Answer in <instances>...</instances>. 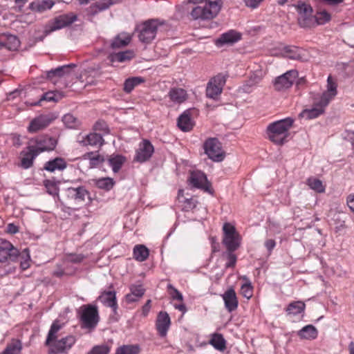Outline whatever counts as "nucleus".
Masks as SVG:
<instances>
[{
    "mask_svg": "<svg viewBox=\"0 0 354 354\" xmlns=\"http://www.w3.org/2000/svg\"><path fill=\"white\" fill-rule=\"evenodd\" d=\"M77 19V15L73 12L61 15L55 17L53 24L50 26V29H46L44 31V36L39 37V39L42 41L44 37L51 32L70 26L75 22Z\"/></svg>",
    "mask_w": 354,
    "mask_h": 354,
    "instance_id": "nucleus-11",
    "label": "nucleus"
},
{
    "mask_svg": "<svg viewBox=\"0 0 354 354\" xmlns=\"http://www.w3.org/2000/svg\"><path fill=\"white\" fill-rule=\"evenodd\" d=\"M327 91L324 93H328L331 97H334L337 94V84L333 80L331 76L327 79Z\"/></svg>",
    "mask_w": 354,
    "mask_h": 354,
    "instance_id": "nucleus-57",
    "label": "nucleus"
},
{
    "mask_svg": "<svg viewBox=\"0 0 354 354\" xmlns=\"http://www.w3.org/2000/svg\"><path fill=\"white\" fill-rule=\"evenodd\" d=\"M313 17L315 19V25H323L328 22L331 19L330 15L326 10L317 12Z\"/></svg>",
    "mask_w": 354,
    "mask_h": 354,
    "instance_id": "nucleus-52",
    "label": "nucleus"
},
{
    "mask_svg": "<svg viewBox=\"0 0 354 354\" xmlns=\"http://www.w3.org/2000/svg\"><path fill=\"white\" fill-rule=\"evenodd\" d=\"M194 3H201L191 11L193 19L210 20L216 17L223 5L221 0H191Z\"/></svg>",
    "mask_w": 354,
    "mask_h": 354,
    "instance_id": "nucleus-3",
    "label": "nucleus"
},
{
    "mask_svg": "<svg viewBox=\"0 0 354 354\" xmlns=\"http://www.w3.org/2000/svg\"><path fill=\"white\" fill-rule=\"evenodd\" d=\"M50 122L51 119L46 115H41L31 121L28 128V131L30 133L36 132L47 127Z\"/></svg>",
    "mask_w": 354,
    "mask_h": 354,
    "instance_id": "nucleus-29",
    "label": "nucleus"
},
{
    "mask_svg": "<svg viewBox=\"0 0 354 354\" xmlns=\"http://www.w3.org/2000/svg\"><path fill=\"white\" fill-rule=\"evenodd\" d=\"M296 8L299 13L298 24L301 28H311L315 26V19L313 15V8L310 5L302 1H298L296 5H292Z\"/></svg>",
    "mask_w": 354,
    "mask_h": 354,
    "instance_id": "nucleus-7",
    "label": "nucleus"
},
{
    "mask_svg": "<svg viewBox=\"0 0 354 354\" xmlns=\"http://www.w3.org/2000/svg\"><path fill=\"white\" fill-rule=\"evenodd\" d=\"M80 315L81 326L84 328H95L100 320L97 307L92 304L83 305L80 308Z\"/></svg>",
    "mask_w": 354,
    "mask_h": 354,
    "instance_id": "nucleus-6",
    "label": "nucleus"
},
{
    "mask_svg": "<svg viewBox=\"0 0 354 354\" xmlns=\"http://www.w3.org/2000/svg\"><path fill=\"white\" fill-rule=\"evenodd\" d=\"M235 251L226 250L224 255L226 257L227 262L225 265V268H234L236 264L237 256L234 254Z\"/></svg>",
    "mask_w": 354,
    "mask_h": 354,
    "instance_id": "nucleus-54",
    "label": "nucleus"
},
{
    "mask_svg": "<svg viewBox=\"0 0 354 354\" xmlns=\"http://www.w3.org/2000/svg\"><path fill=\"white\" fill-rule=\"evenodd\" d=\"M144 82V78L141 77H132L127 78L124 82L123 89L125 93H130L136 86L143 83Z\"/></svg>",
    "mask_w": 354,
    "mask_h": 354,
    "instance_id": "nucleus-44",
    "label": "nucleus"
},
{
    "mask_svg": "<svg viewBox=\"0 0 354 354\" xmlns=\"http://www.w3.org/2000/svg\"><path fill=\"white\" fill-rule=\"evenodd\" d=\"M131 40V36L127 33L122 32L118 34L112 40L110 47L112 49H117L127 46Z\"/></svg>",
    "mask_w": 354,
    "mask_h": 354,
    "instance_id": "nucleus-32",
    "label": "nucleus"
},
{
    "mask_svg": "<svg viewBox=\"0 0 354 354\" xmlns=\"http://www.w3.org/2000/svg\"><path fill=\"white\" fill-rule=\"evenodd\" d=\"M27 149V151H22L20 153L19 166L25 169H29L33 165L34 160L40 153L39 150H37L34 146H30Z\"/></svg>",
    "mask_w": 354,
    "mask_h": 354,
    "instance_id": "nucleus-18",
    "label": "nucleus"
},
{
    "mask_svg": "<svg viewBox=\"0 0 354 354\" xmlns=\"http://www.w3.org/2000/svg\"><path fill=\"white\" fill-rule=\"evenodd\" d=\"M140 348L138 345H123L117 348L115 354H139Z\"/></svg>",
    "mask_w": 354,
    "mask_h": 354,
    "instance_id": "nucleus-51",
    "label": "nucleus"
},
{
    "mask_svg": "<svg viewBox=\"0 0 354 354\" xmlns=\"http://www.w3.org/2000/svg\"><path fill=\"white\" fill-rule=\"evenodd\" d=\"M209 344L220 352H224L227 348V342L221 333L211 334Z\"/></svg>",
    "mask_w": 354,
    "mask_h": 354,
    "instance_id": "nucleus-28",
    "label": "nucleus"
},
{
    "mask_svg": "<svg viewBox=\"0 0 354 354\" xmlns=\"http://www.w3.org/2000/svg\"><path fill=\"white\" fill-rule=\"evenodd\" d=\"M63 326L64 324L59 320H55L52 324L45 342V345L48 347V354L66 353L76 342V338L73 335L58 339V333Z\"/></svg>",
    "mask_w": 354,
    "mask_h": 354,
    "instance_id": "nucleus-1",
    "label": "nucleus"
},
{
    "mask_svg": "<svg viewBox=\"0 0 354 354\" xmlns=\"http://www.w3.org/2000/svg\"><path fill=\"white\" fill-rule=\"evenodd\" d=\"M55 4L53 0H42L32 1L29 4V9L37 12H43L50 9Z\"/></svg>",
    "mask_w": 354,
    "mask_h": 354,
    "instance_id": "nucleus-35",
    "label": "nucleus"
},
{
    "mask_svg": "<svg viewBox=\"0 0 354 354\" xmlns=\"http://www.w3.org/2000/svg\"><path fill=\"white\" fill-rule=\"evenodd\" d=\"M20 45L17 36L13 35H3L0 38V50L4 47L9 50H16Z\"/></svg>",
    "mask_w": 354,
    "mask_h": 354,
    "instance_id": "nucleus-25",
    "label": "nucleus"
},
{
    "mask_svg": "<svg viewBox=\"0 0 354 354\" xmlns=\"http://www.w3.org/2000/svg\"><path fill=\"white\" fill-rule=\"evenodd\" d=\"M297 335L302 339L313 340L317 337L318 330L314 326L308 324L299 330Z\"/></svg>",
    "mask_w": 354,
    "mask_h": 354,
    "instance_id": "nucleus-31",
    "label": "nucleus"
},
{
    "mask_svg": "<svg viewBox=\"0 0 354 354\" xmlns=\"http://www.w3.org/2000/svg\"><path fill=\"white\" fill-rule=\"evenodd\" d=\"M63 97L62 93L55 91H48L43 93L38 100L28 102L26 101L25 104L28 107L32 106H43L44 102H57Z\"/></svg>",
    "mask_w": 354,
    "mask_h": 354,
    "instance_id": "nucleus-16",
    "label": "nucleus"
},
{
    "mask_svg": "<svg viewBox=\"0 0 354 354\" xmlns=\"http://www.w3.org/2000/svg\"><path fill=\"white\" fill-rule=\"evenodd\" d=\"M242 278L245 281V283L241 286L240 294L247 299H250L253 296V286L245 276Z\"/></svg>",
    "mask_w": 354,
    "mask_h": 354,
    "instance_id": "nucleus-47",
    "label": "nucleus"
},
{
    "mask_svg": "<svg viewBox=\"0 0 354 354\" xmlns=\"http://www.w3.org/2000/svg\"><path fill=\"white\" fill-rule=\"evenodd\" d=\"M241 39V34L234 30L223 33L216 40V45L221 47L225 44H233Z\"/></svg>",
    "mask_w": 354,
    "mask_h": 354,
    "instance_id": "nucleus-22",
    "label": "nucleus"
},
{
    "mask_svg": "<svg viewBox=\"0 0 354 354\" xmlns=\"http://www.w3.org/2000/svg\"><path fill=\"white\" fill-rule=\"evenodd\" d=\"M263 0H245V6L248 8H257Z\"/></svg>",
    "mask_w": 354,
    "mask_h": 354,
    "instance_id": "nucleus-62",
    "label": "nucleus"
},
{
    "mask_svg": "<svg viewBox=\"0 0 354 354\" xmlns=\"http://www.w3.org/2000/svg\"><path fill=\"white\" fill-rule=\"evenodd\" d=\"M149 255V249L144 245H136L133 248V257L140 262H142L147 259Z\"/></svg>",
    "mask_w": 354,
    "mask_h": 354,
    "instance_id": "nucleus-41",
    "label": "nucleus"
},
{
    "mask_svg": "<svg viewBox=\"0 0 354 354\" xmlns=\"http://www.w3.org/2000/svg\"><path fill=\"white\" fill-rule=\"evenodd\" d=\"M306 308V304L302 301H296L290 302L286 308L288 315H297L304 313Z\"/></svg>",
    "mask_w": 354,
    "mask_h": 354,
    "instance_id": "nucleus-40",
    "label": "nucleus"
},
{
    "mask_svg": "<svg viewBox=\"0 0 354 354\" xmlns=\"http://www.w3.org/2000/svg\"><path fill=\"white\" fill-rule=\"evenodd\" d=\"M198 201L194 198L185 199L182 209L185 212H189L194 209L198 205Z\"/></svg>",
    "mask_w": 354,
    "mask_h": 354,
    "instance_id": "nucleus-58",
    "label": "nucleus"
},
{
    "mask_svg": "<svg viewBox=\"0 0 354 354\" xmlns=\"http://www.w3.org/2000/svg\"><path fill=\"white\" fill-rule=\"evenodd\" d=\"M170 100L176 103L181 104L187 98V91L181 88H172L169 92Z\"/></svg>",
    "mask_w": 354,
    "mask_h": 354,
    "instance_id": "nucleus-38",
    "label": "nucleus"
},
{
    "mask_svg": "<svg viewBox=\"0 0 354 354\" xmlns=\"http://www.w3.org/2000/svg\"><path fill=\"white\" fill-rule=\"evenodd\" d=\"M205 153L208 158L215 162H221L225 158V153L223 150L221 143L216 138L207 139L203 144Z\"/></svg>",
    "mask_w": 354,
    "mask_h": 354,
    "instance_id": "nucleus-8",
    "label": "nucleus"
},
{
    "mask_svg": "<svg viewBox=\"0 0 354 354\" xmlns=\"http://www.w3.org/2000/svg\"><path fill=\"white\" fill-rule=\"evenodd\" d=\"M45 187L47 189L48 193L50 195L55 196L58 194V188L55 183L46 180L44 183Z\"/></svg>",
    "mask_w": 354,
    "mask_h": 354,
    "instance_id": "nucleus-60",
    "label": "nucleus"
},
{
    "mask_svg": "<svg viewBox=\"0 0 354 354\" xmlns=\"http://www.w3.org/2000/svg\"><path fill=\"white\" fill-rule=\"evenodd\" d=\"M332 99L328 93H317L313 97V108L305 109L303 111H324Z\"/></svg>",
    "mask_w": 354,
    "mask_h": 354,
    "instance_id": "nucleus-23",
    "label": "nucleus"
},
{
    "mask_svg": "<svg viewBox=\"0 0 354 354\" xmlns=\"http://www.w3.org/2000/svg\"><path fill=\"white\" fill-rule=\"evenodd\" d=\"M227 75L218 73L212 77L206 87V96L211 99H216L223 91V88L226 83Z\"/></svg>",
    "mask_w": 354,
    "mask_h": 354,
    "instance_id": "nucleus-10",
    "label": "nucleus"
},
{
    "mask_svg": "<svg viewBox=\"0 0 354 354\" xmlns=\"http://www.w3.org/2000/svg\"><path fill=\"white\" fill-rule=\"evenodd\" d=\"M77 66L75 64H70L59 66L46 72V77L48 80L53 82L56 77H63L68 76L71 70Z\"/></svg>",
    "mask_w": 354,
    "mask_h": 354,
    "instance_id": "nucleus-20",
    "label": "nucleus"
},
{
    "mask_svg": "<svg viewBox=\"0 0 354 354\" xmlns=\"http://www.w3.org/2000/svg\"><path fill=\"white\" fill-rule=\"evenodd\" d=\"M307 185L310 187V189L318 193H323L325 192V186L320 180L316 178H309L307 180Z\"/></svg>",
    "mask_w": 354,
    "mask_h": 354,
    "instance_id": "nucleus-49",
    "label": "nucleus"
},
{
    "mask_svg": "<svg viewBox=\"0 0 354 354\" xmlns=\"http://www.w3.org/2000/svg\"><path fill=\"white\" fill-rule=\"evenodd\" d=\"M135 57V53L131 50H127L115 53H111L107 57L109 64L112 66H116L115 62H126L131 60Z\"/></svg>",
    "mask_w": 354,
    "mask_h": 354,
    "instance_id": "nucleus-21",
    "label": "nucleus"
},
{
    "mask_svg": "<svg viewBox=\"0 0 354 354\" xmlns=\"http://www.w3.org/2000/svg\"><path fill=\"white\" fill-rule=\"evenodd\" d=\"M131 292L126 295V299L128 302H134L143 296L145 289L142 284L132 285L130 287Z\"/></svg>",
    "mask_w": 354,
    "mask_h": 354,
    "instance_id": "nucleus-39",
    "label": "nucleus"
},
{
    "mask_svg": "<svg viewBox=\"0 0 354 354\" xmlns=\"http://www.w3.org/2000/svg\"><path fill=\"white\" fill-rule=\"evenodd\" d=\"M295 120L288 117L270 123L266 129V138L275 145L283 146L290 140Z\"/></svg>",
    "mask_w": 354,
    "mask_h": 354,
    "instance_id": "nucleus-2",
    "label": "nucleus"
},
{
    "mask_svg": "<svg viewBox=\"0 0 354 354\" xmlns=\"http://www.w3.org/2000/svg\"><path fill=\"white\" fill-rule=\"evenodd\" d=\"M283 52L286 57L294 60L304 61V50L295 46H286L283 48Z\"/></svg>",
    "mask_w": 354,
    "mask_h": 354,
    "instance_id": "nucleus-36",
    "label": "nucleus"
},
{
    "mask_svg": "<svg viewBox=\"0 0 354 354\" xmlns=\"http://www.w3.org/2000/svg\"><path fill=\"white\" fill-rule=\"evenodd\" d=\"M163 25L157 19H148L137 25L136 31L138 32V37L142 43L149 44L156 37L158 26Z\"/></svg>",
    "mask_w": 354,
    "mask_h": 354,
    "instance_id": "nucleus-5",
    "label": "nucleus"
},
{
    "mask_svg": "<svg viewBox=\"0 0 354 354\" xmlns=\"http://www.w3.org/2000/svg\"><path fill=\"white\" fill-rule=\"evenodd\" d=\"M18 259L20 261V267L23 270H26L30 266L31 259L29 250L28 248H26L21 252H19Z\"/></svg>",
    "mask_w": 354,
    "mask_h": 354,
    "instance_id": "nucleus-48",
    "label": "nucleus"
},
{
    "mask_svg": "<svg viewBox=\"0 0 354 354\" xmlns=\"http://www.w3.org/2000/svg\"><path fill=\"white\" fill-rule=\"evenodd\" d=\"M19 251L10 241L2 240L0 243V262H15L18 259Z\"/></svg>",
    "mask_w": 354,
    "mask_h": 354,
    "instance_id": "nucleus-12",
    "label": "nucleus"
},
{
    "mask_svg": "<svg viewBox=\"0 0 354 354\" xmlns=\"http://www.w3.org/2000/svg\"><path fill=\"white\" fill-rule=\"evenodd\" d=\"M346 203L350 209L354 213V194L348 196Z\"/></svg>",
    "mask_w": 354,
    "mask_h": 354,
    "instance_id": "nucleus-64",
    "label": "nucleus"
},
{
    "mask_svg": "<svg viewBox=\"0 0 354 354\" xmlns=\"http://www.w3.org/2000/svg\"><path fill=\"white\" fill-rule=\"evenodd\" d=\"M115 184V182L111 178H99L96 180V186L99 189H104L106 191H109L111 189Z\"/></svg>",
    "mask_w": 354,
    "mask_h": 354,
    "instance_id": "nucleus-50",
    "label": "nucleus"
},
{
    "mask_svg": "<svg viewBox=\"0 0 354 354\" xmlns=\"http://www.w3.org/2000/svg\"><path fill=\"white\" fill-rule=\"evenodd\" d=\"M154 148L152 144L149 140H144L139 144L134 160L139 162H144L151 157Z\"/></svg>",
    "mask_w": 354,
    "mask_h": 354,
    "instance_id": "nucleus-15",
    "label": "nucleus"
},
{
    "mask_svg": "<svg viewBox=\"0 0 354 354\" xmlns=\"http://www.w3.org/2000/svg\"><path fill=\"white\" fill-rule=\"evenodd\" d=\"M67 166L66 162L62 158H55L46 162L44 169L48 171L53 172L55 170H64Z\"/></svg>",
    "mask_w": 354,
    "mask_h": 354,
    "instance_id": "nucleus-34",
    "label": "nucleus"
},
{
    "mask_svg": "<svg viewBox=\"0 0 354 354\" xmlns=\"http://www.w3.org/2000/svg\"><path fill=\"white\" fill-rule=\"evenodd\" d=\"M222 243L226 250L236 251L238 250L242 241V237L237 232L235 226L230 223H225L222 227Z\"/></svg>",
    "mask_w": 354,
    "mask_h": 354,
    "instance_id": "nucleus-4",
    "label": "nucleus"
},
{
    "mask_svg": "<svg viewBox=\"0 0 354 354\" xmlns=\"http://www.w3.org/2000/svg\"><path fill=\"white\" fill-rule=\"evenodd\" d=\"M83 159L88 160L92 167H96L104 161V157L97 152H88L84 154Z\"/></svg>",
    "mask_w": 354,
    "mask_h": 354,
    "instance_id": "nucleus-46",
    "label": "nucleus"
},
{
    "mask_svg": "<svg viewBox=\"0 0 354 354\" xmlns=\"http://www.w3.org/2000/svg\"><path fill=\"white\" fill-rule=\"evenodd\" d=\"M85 259L86 257L82 254L68 253L62 258V263L64 266H68V264L70 263L75 264L81 263Z\"/></svg>",
    "mask_w": 354,
    "mask_h": 354,
    "instance_id": "nucleus-43",
    "label": "nucleus"
},
{
    "mask_svg": "<svg viewBox=\"0 0 354 354\" xmlns=\"http://www.w3.org/2000/svg\"><path fill=\"white\" fill-rule=\"evenodd\" d=\"M96 1L93 3L90 8L93 15L97 14L108 9L111 6L118 3L119 0H95Z\"/></svg>",
    "mask_w": 354,
    "mask_h": 354,
    "instance_id": "nucleus-37",
    "label": "nucleus"
},
{
    "mask_svg": "<svg viewBox=\"0 0 354 354\" xmlns=\"http://www.w3.org/2000/svg\"><path fill=\"white\" fill-rule=\"evenodd\" d=\"M225 309L229 313L235 311L239 306V300L234 289L231 287L221 295Z\"/></svg>",
    "mask_w": 354,
    "mask_h": 354,
    "instance_id": "nucleus-19",
    "label": "nucleus"
},
{
    "mask_svg": "<svg viewBox=\"0 0 354 354\" xmlns=\"http://www.w3.org/2000/svg\"><path fill=\"white\" fill-rule=\"evenodd\" d=\"M195 125V122L187 112H183L178 118L177 126L184 132L190 131Z\"/></svg>",
    "mask_w": 354,
    "mask_h": 354,
    "instance_id": "nucleus-26",
    "label": "nucleus"
},
{
    "mask_svg": "<svg viewBox=\"0 0 354 354\" xmlns=\"http://www.w3.org/2000/svg\"><path fill=\"white\" fill-rule=\"evenodd\" d=\"M76 140L79 145L82 147H86L88 145L101 147L104 143V140L102 136L95 132L90 133L87 135L80 133L77 136Z\"/></svg>",
    "mask_w": 354,
    "mask_h": 354,
    "instance_id": "nucleus-14",
    "label": "nucleus"
},
{
    "mask_svg": "<svg viewBox=\"0 0 354 354\" xmlns=\"http://www.w3.org/2000/svg\"><path fill=\"white\" fill-rule=\"evenodd\" d=\"M167 288L168 290H169V295H171L173 299L178 300L179 301H183V295L177 289L173 287L172 285L171 284L168 285Z\"/></svg>",
    "mask_w": 354,
    "mask_h": 354,
    "instance_id": "nucleus-59",
    "label": "nucleus"
},
{
    "mask_svg": "<svg viewBox=\"0 0 354 354\" xmlns=\"http://www.w3.org/2000/svg\"><path fill=\"white\" fill-rule=\"evenodd\" d=\"M37 143L38 145L36 147L37 150H39V153L45 151H52L53 150L57 145V140L51 137H43L39 138Z\"/></svg>",
    "mask_w": 354,
    "mask_h": 354,
    "instance_id": "nucleus-30",
    "label": "nucleus"
},
{
    "mask_svg": "<svg viewBox=\"0 0 354 354\" xmlns=\"http://www.w3.org/2000/svg\"><path fill=\"white\" fill-rule=\"evenodd\" d=\"M62 122L68 129H78L82 126V120L73 113H67L62 117Z\"/></svg>",
    "mask_w": 354,
    "mask_h": 354,
    "instance_id": "nucleus-33",
    "label": "nucleus"
},
{
    "mask_svg": "<svg viewBox=\"0 0 354 354\" xmlns=\"http://www.w3.org/2000/svg\"><path fill=\"white\" fill-rule=\"evenodd\" d=\"M188 182L194 187L203 190L211 195H214V189L212 183L208 181L205 173L199 170L192 171L189 174Z\"/></svg>",
    "mask_w": 354,
    "mask_h": 354,
    "instance_id": "nucleus-9",
    "label": "nucleus"
},
{
    "mask_svg": "<svg viewBox=\"0 0 354 354\" xmlns=\"http://www.w3.org/2000/svg\"><path fill=\"white\" fill-rule=\"evenodd\" d=\"M171 326V319L169 314L165 311H160L156 321V328L161 337L167 336Z\"/></svg>",
    "mask_w": 354,
    "mask_h": 354,
    "instance_id": "nucleus-17",
    "label": "nucleus"
},
{
    "mask_svg": "<svg viewBox=\"0 0 354 354\" xmlns=\"http://www.w3.org/2000/svg\"><path fill=\"white\" fill-rule=\"evenodd\" d=\"M264 245L269 253H270L276 246V241L272 239H267L264 243Z\"/></svg>",
    "mask_w": 354,
    "mask_h": 354,
    "instance_id": "nucleus-63",
    "label": "nucleus"
},
{
    "mask_svg": "<svg viewBox=\"0 0 354 354\" xmlns=\"http://www.w3.org/2000/svg\"><path fill=\"white\" fill-rule=\"evenodd\" d=\"M110 351V346L106 344L97 345L93 346L88 354H109Z\"/></svg>",
    "mask_w": 354,
    "mask_h": 354,
    "instance_id": "nucleus-56",
    "label": "nucleus"
},
{
    "mask_svg": "<svg viewBox=\"0 0 354 354\" xmlns=\"http://www.w3.org/2000/svg\"><path fill=\"white\" fill-rule=\"evenodd\" d=\"M98 300L106 306L111 308L114 313L116 312L118 304L115 290L103 291L99 296Z\"/></svg>",
    "mask_w": 354,
    "mask_h": 354,
    "instance_id": "nucleus-24",
    "label": "nucleus"
},
{
    "mask_svg": "<svg viewBox=\"0 0 354 354\" xmlns=\"http://www.w3.org/2000/svg\"><path fill=\"white\" fill-rule=\"evenodd\" d=\"M93 130L95 132H102L104 135L109 134L110 131L108 124L102 120H98L95 122L93 127Z\"/></svg>",
    "mask_w": 354,
    "mask_h": 354,
    "instance_id": "nucleus-55",
    "label": "nucleus"
},
{
    "mask_svg": "<svg viewBox=\"0 0 354 354\" xmlns=\"http://www.w3.org/2000/svg\"><path fill=\"white\" fill-rule=\"evenodd\" d=\"M297 76L298 72L296 70H290L276 77L273 82L274 89L280 91L289 88L292 86Z\"/></svg>",
    "mask_w": 354,
    "mask_h": 354,
    "instance_id": "nucleus-13",
    "label": "nucleus"
},
{
    "mask_svg": "<svg viewBox=\"0 0 354 354\" xmlns=\"http://www.w3.org/2000/svg\"><path fill=\"white\" fill-rule=\"evenodd\" d=\"M322 112H301L299 118H305L308 120L317 118Z\"/></svg>",
    "mask_w": 354,
    "mask_h": 354,
    "instance_id": "nucleus-61",
    "label": "nucleus"
},
{
    "mask_svg": "<svg viewBox=\"0 0 354 354\" xmlns=\"http://www.w3.org/2000/svg\"><path fill=\"white\" fill-rule=\"evenodd\" d=\"M22 350V343L19 339H13L7 344L2 354H20Z\"/></svg>",
    "mask_w": 354,
    "mask_h": 354,
    "instance_id": "nucleus-42",
    "label": "nucleus"
},
{
    "mask_svg": "<svg viewBox=\"0 0 354 354\" xmlns=\"http://www.w3.org/2000/svg\"><path fill=\"white\" fill-rule=\"evenodd\" d=\"M125 161L126 158L122 155L111 156L109 158V165L111 167L114 173H117L120 171Z\"/></svg>",
    "mask_w": 354,
    "mask_h": 354,
    "instance_id": "nucleus-45",
    "label": "nucleus"
},
{
    "mask_svg": "<svg viewBox=\"0 0 354 354\" xmlns=\"http://www.w3.org/2000/svg\"><path fill=\"white\" fill-rule=\"evenodd\" d=\"M68 196L77 202H83L86 197H89V192L84 187H68L67 189Z\"/></svg>",
    "mask_w": 354,
    "mask_h": 354,
    "instance_id": "nucleus-27",
    "label": "nucleus"
},
{
    "mask_svg": "<svg viewBox=\"0 0 354 354\" xmlns=\"http://www.w3.org/2000/svg\"><path fill=\"white\" fill-rule=\"evenodd\" d=\"M75 272V269L64 266L62 263L61 266H57L56 270L53 272V275L57 277H62L64 275L73 274Z\"/></svg>",
    "mask_w": 354,
    "mask_h": 354,
    "instance_id": "nucleus-53",
    "label": "nucleus"
}]
</instances>
